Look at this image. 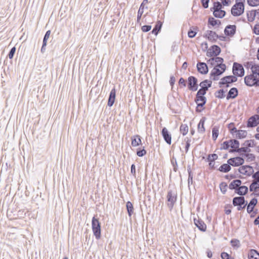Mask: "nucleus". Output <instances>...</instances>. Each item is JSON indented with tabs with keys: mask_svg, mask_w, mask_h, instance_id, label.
<instances>
[{
	"mask_svg": "<svg viewBox=\"0 0 259 259\" xmlns=\"http://www.w3.org/2000/svg\"><path fill=\"white\" fill-rule=\"evenodd\" d=\"M245 0H236L235 4L232 6L231 14L235 17L241 16L244 12Z\"/></svg>",
	"mask_w": 259,
	"mask_h": 259,
	"instance_id": "nucleus-1",
	"label": "nucleus"
},
{
	"mask_svg": "<svg viewBox=\"0 0 259 259\" xmlns=\"http://www.w3.org/2000/svg\"><path fill=\"white\" fill-rule=\"evenodd\" d=\"M92 228L94 235L97 240L101 237V226L99 219L94 217L92 220Z\"/></svg>",
	"mask_w": 259,
	"mask_h": 259,
	"instance_id": "nucleus-2",
	"label": "nucleus"
},
{
	"mask_svg": "<svg viewBox=\"0 0 259 259\" xmlns=\"http://www.w3.org/2000/svg\"><path fill=\"white\" fill-rule=\"evenodd\" d=\"M166 199L168 202L167 204V207H168L169 210L171 211L177 200V191L171 189H168L166 196Z\"/></svg>",
	"mask_w": 259,
	"mask_h": 259,
	"instance_id": "nucleus-3",
	"label": "nucleus"
},
{
	"mask_svg": "<svg viewBox=\"0 0 259 259\" xmlns=\"http://www.w3.org/2000/svg\"><path fill=\"white\" fill-rule=\"evenodd\" d=\"M194 101L197 104L196 108V112L197 113L201 112L204 109V106L206 103L207 99L205 96L200 95L198 93H196Z\"/></svg>",
	"mask_w": 259,
	"mask_h": 259,
	"instance_id": "nucleus-4",
	"label": "nucleus"
},
{
	"mask_svg": "<svg viewBox=\"0 0 259 259\" xmlns=\"http://www.w3.org/2000/svg\"><path fill=\"white\" fill-rule=\"evenodd\" d=\"M188 88L192 92L196 91L198 90V79L194 76H190L188 79Z\"/></svg>",
	"mask_w": 259,
	"mask_h": 259,
	"instance_id": "nucleus-5",
	"label": "nucleus"
},
{
	"mask_svg": "<svg viewBox=\"0 0 259 259\" xmlns=\"http://www.w3.org/2000/svg\"><path fill=\"white\" fill-rule=\"evenodd\" d=\"M232 72L234 75L239 77L243 76L245 73L243 65L237 62H234L233 63Z\"/></svg>",
	"mask_w": 259,
	"mask_h": 259,
	"instance_id": "nucleus-6",
	"label": "nucleus"
},
{
	"mask_svg": "<svg viewBox=\"0 0 259 259\" xmlns=\"http://www.w3.org/2000/svg\"><path fill=\"white\" fill-rule=\"evenodd\" d=\"M221 52V49L220 47L217 45H213L207 50L206 56L209 57H217L220 54Z\"/></svg>",
	"mask_w": 259,
	"mask_h": 259,
	"instance_id": "nucleus-7",
	"label": "nucleus"
},
{
	"mask_svg": "<svg viewBox=\"0 0 259 259\" xmlns=\"http://www.w3.org/2000/svg\"><path fill=\"white\" fill-rule=\"evenodd\" d=\"M225 71L221 70L217 67H213L209 74V78L213 81L218 80L220 76L223 74Z\"/></svg>",
	"mask_w": 259,
	"mask_h": 259,
	"instance_id": "nucleus-8",
	"label": "nucleus"
},
{
	"mask_svg": "<svg viewBox=\"0 0 259 259\" xmlns=\"http://www.w3.org/2000/svg\"><path fill=\"white\" fill-rule=\"evenodd\" d=\"M231 166H239L242 165L244 163V159L240 156H237L233 158H230L227 160Z\"/></svg>",
	"mask_w": 259,
	"mask_h": 259,
	"instance_id": "nucleus-9",
	"label": "nucleus"
},
{
	"mask_svg": "<svg viewBox=\"0 0 259 259\" xmlns=\"http://www.w3.org/2000/svg\"><path fill=\"white\" fill-rule=\"evenodd\" d=\"M239 172L244 175L250 176L254 172L252 166L250 165H242L238 168Z\"/></svg>",
	"mask_w": 259,
	"mask_h": 259,
	"instance_id": "nucleus-10",
	"label": "nucleus"
},
{
	"mask_svg": "<svg viewBox=\"0 0 259 259\" xmlns=\"http://www.w3.org/2000/svg\"><path fill=\"white\" fill-rule=\"evenodd\" d=\"M237 26L236 25H228L224 29L226 36L232 37L236 32Z\"/></svg>",
	"mask_w": 259,
	"mask_h": 259,
	"instance_id": "nucleus-11",
	"label": "nucleus"
},
{
	"mask_svg": "<svg viewBox=\"0 0 259 259\" xmlns=\"http://www.w3.org/2000/svg\"><path fill=\"white\" fill-rule=\"evenodd\" d=\"M259 124V115L255 114L251 116L247 120V126L254 127Z\"/></svg>",
	"mask_w": 259,
	"mask_h": 259,
	"instance_id": "nucleus-12",
	"label": "nucleus"
},
{
	"mask_svg": "<svg viewBox=\"0 0 259 259\" xmlns=\"http://www.w3.org/2000/svg\"><path fill=\"white\" fill-rule=\"evenodd\" d=\"M232 83H233V82H232L230 75H227L221 79L219 82V86L220 88H229Z\"/></svg>",
	"mask_w": 259,
	"mask_h": 259,
	"instance_id": "nucleus-13",
	"label": "nucleus"
},
{
	"mask_svg": "<svg viewBox=\"0 0 259 259\" xmlns=\"http://www.w3.org/2000/svg\"><path fill=\"white\" fill-rule=\"evenodd\" d=\"M194 223L196 227L201 231L205 232L206 230V225L204 222L200 219L198 217L194 218L193 219Z\"/></svg>",
	"mask_w": 259,
	"mask_h": 259,
	"instance_id": "nucleus-14",
	"label": "nucleus"
},
{
	"mask_svg": "<svg viewBox=\"0 0 259 259\" xmlns=\"http://www.w3.org/2000/svg\"><path fill=\"white\" fill-rule=\"evenodd\" d=\"M161 134L164 141L167 144L170 145L171 143V135L165 127L162 128Z\"/></svg>",
	"mask_w": 259,
	"mask_h": 259,
	"instance_id": "nucleus-15",
	"label": "nucleus"
},
{
	"mask_svg": "<svg viewBox=\"0 0 259 259\" xmlns=\"http://www.w3.org/2000/svg\"><path fill=\"white\" fill-rule=\"evenodd\" d=\"M197 71L201 74H206L208 72V68L206 63L198 62L197 64Z\"/></svg>",
	"mask_w": 259,
	"mask_h": 259,
	"instance_id": "nucleus-16",
	"label": "nucleus"
},
{
	"mask_svg": "<svg viewBox=\"0 0 259 259\" xmlns=\"http://www.w3.org/2000/svg\"><path fill=\"white\" fill-rule=\"evenodd\" d=\"M232 204L234 206H238L244 204H247V201L245 200L244 196H236L233 198Z\"/></svg>",
	"mask_w": 259,
	"mask_h": 259,
	"instance_id": "nucleus-17",
	"label": "nucleus"
},
{
	"mask_svg": "<svg viewBox=\"0 0 259 259\" xmlns=\"http://www.w3.org/2000/svg\"><path fill=\"white\" fill-rule=\"evenodd\" d=\"M148 3V0H143L142 3L140 5L139 9L138 10V15H137V23L138 24H139L140 25H141V23L140 22V20H141L142 15L144 13L145 5H146Z\"/></svg>",
	"mask_w": 259,
	"mask_h": 259,
	"instance_id": "nucleus-18",
	"label": "nucleus"
},
{
	"mask_svg": "<svg viewBox=\"0 0 259 259\" xmlns=\"http://www.w3.org/2000/svg\"><path fill=\"white\" fill-rule=\"evenodd\" d=\"M204 36L207 38L208 40L212 42H215L217 39L218 34L212 30H207Z\"/></svg>",
	"mask_w": 259,
	"mask_h": 259,
	"instance_id": "nucleus-19",
	"label": "nucleus"
},
{
	"mask_svg": "<svg viewBox=\"0 0 259 259\" xmlns=\"http://www.w3.org/2000/svg\"><path fill=\"white\" fill-rule=\"evenodd\" d=\"M230 147L231 149L229 150L230 153L238 152V149H239L240 143L239 141L236 139H231Z\"/></svg>",
	"mask_w": 259,
	"mask_h": 259,
	"instance_id": "nucleus-20",
	"label": "nucleus"
},
{
	"mask_svg": "<svg viewBox=\"0 0 259 259\" xmlns=\"http://www.w3.org/2000/svg\"><path fill=\"white\" fill-rule=\"evenodd\" d=\"M116 98V90L115 88H113L110 92L109 96L108 97L107 105L109 107L113 106L115 102Z\"/></svg>",
	"mask_w": 259,
	"mask_h": 259,
	"instance_id": "nucleus-21",
	"label": "nucleus"
},
{
	"mask_svg": "<svg viewBox=\"0 0 259 259\" xmlns=\"http://www.w3.org/2000/svg\"><path fill=\"white\" fill-rule=\"evenodd\" d=\"M242 181L239 179H236L232 181L229 184L228 187L230 190H234L235 193L238 190L239 187L241 185Z\"/></svg>",
	"mask_w": 259,
	"mask_h": 259,
	"instance_id": "nucleus-22",
	"label": "nucleus"
},
{
	"mask_svg": "<svg viewBox=\"0 0 259 259\" xmlns=\"http://www.w3.org/2000/svg\"><path fill=\"white\" fill-rule=\"evenodd\" d=\"M238 95V89L235 88V87H233V88H232L230 89V90L229 91L227 95V97H226V99L227 100H229L231 99H235L236 98Z\"/></svg>",
	"mask_w": 259,
	"mask_h": 259,
	"instance_id": "nucleus-23",
	"label": "nucleus"
},
{
	"mask_svg": "<svg viewBox=\"0 0 259 259\" xmlns=\"http://www.w3.org/2000/svg\"><path fill=\"white\" fill-rule=\"evenodd\" d=\"M257 203V199L256 198H252L249 203H247V212L248 213H251L253 212L254 207Z\"/></svg>",
	"mask_w": 259,
	"mask_h": 259,
	"instance_id": "nucleus-24",
	"label": "nucleus"
},
{
	"mask_svg": "<svg viewBox=\"0 0 259 259\" xmlns=\"http://www.w3.org/2000/svg\"><path fill=\"white\" fill-rule=\"evenodd\" d=\"M142 144L141 137L138 135L131 137V145L133 147H137Z\"/></svg>",
	"mask_w": 259,
	"mask_h": 259,
	"instance_id": "nucleus-25",
	"label": "nucleus"
},
{
	"mask_svg": "<svg viewBox=\"0 0 259 259\" xmlns=\"http://www.w3.org/2000/svg\"><path fill=\"white\" fill-rule=\"evenodd\" d=\"M254 75L252 74L246 75L244 77V83L248 87H253V81Z\"/></svg>",
	"mask_w": 259,
	"mask_h": 259,
	"instance_id": "nucleus-26",
	"label": "nucleus"
},
{
	"mask_svg": "<svg viewBox=\"0 0 259 259\" xmlns=\"http://www.w3.org/2000/svg\"><path fill=\"white\" fill-rule=\"evenodd\" d=\"M206 118L205 117H203L201 118V119L199 121V122L198 124L197 128H198V132L200 133H204L205 129L204 127V123L206 120Z\"/></svg>",
	"mask_w": 259,
	"mask_h": 259,
	"instance_id": "nucleus-27",
	"label": "nucleus"
},
{
	"mask_svg": "<svg viewBox=\"0 0 259 259\" xmlns=\"http://www.w3.org/2000/svg\"><path fill=\"white\" fill-rule=\"evenodd\" d=\"M248 188L247 186L240 185L236 192V194L239 196H243L248 193Z\"/></svg>",
	"mask_w": 259,
	"mask_h": 259,
	"instance_id": "nucleus-28",
	"label": "nucleus"
},
{
	"mask_svg": "<svg viewBox=\"0 0 259 259\" xmlns=\"http://www.w3.org/2000/svg\"><path fill=\"white\" fill-rule=\"evenodd\" d=\"M162 25V23L160 21H158L152 30L151 33L157 35L161 31Z\"/></svg>",
	"mask_w": 259,
	"mask_h": 259,
	"instance_id": "nucleus-29",
	"label": "nucleus"
},
{
	"mask_svg": "<svg viewBox=\"0 0 259 259\" xmlns=\"http://www.w3.org/2000/svg\"><path fill=\"white\" fill-rule=\"evenodd\" d=\"M126 209L128 215L130 218L134 213V208L133 203L128 201L126 203Z\"/></svg>",
	"mask_w": 259,
	"mask_h": 259,
	"instance_id": "nucleus-30",
	"label": "nucleus"
},
{
	"mask_svg": "<svg viewBox=\"0 0 259 259\" xmlns=\"http://www.w3.org/2000/svg\"><path fill=\"white\" fill-rule=\"evenodd\" d=\"M248 259H259V252L255 249H251L248 254Z\"/></svg>",
	"mask_w": 259,
	"mask_h": 259,
	"instance_id": "nucleus-31",
	"label": "nucleus"
},
{
	"mask_svg": "<svg viewBox=\"0 0 259 259\" xmlns=\"http://www.w3.org/2000/svg\"><path fill=\"white\" fill-rule=\"evenodd\" d=\"M231 169V165L227 162V163H224L221 165L218 169L220 172L227 173Z\"/></svg>",
	"mask_w": 259,
	"mask_h": 259,
	"instance_id": "nucleus-32",
	"label": "nucleus"
},
{
	"mask_svg": "<svg viewBox=\"0 0 259 259\" xmlns=\"http://www.w3.org/2000/svg\"><path fill=\"white\" fill-rule=\"evenodd\" d=\"M256 10H252L247 12L246 15L247 20L249 22H252L254 20L255 16L256 15Z\"/></svg>",
	"mask_w": 259,
	"mask_h": 259,
	"instance_id": "nucleus-33",
	"label": "nucleus"
},
{
	"mask_svg": "<svg viewBox=\"0 0 259 259\" xmlns=\"http://www.w3.org/2000/svg\"><path fill=\"white\" fill-rule=\"evenodd\" d=\"M211 11L213 12V15L214 17L217 18H223L226 14V11L223 10H213Z\"/></svg>",
	"mask_w": 259,
	"mask_h": 259,
	"instance_id": "nucleus-34",
	"label": "nucleus"
},
{
	"mask_svg": "<svg viewBox=\"0 0 259 259\" xmlns=\"http://www.w3.org/2000/svg\"><path fill=\"white\" fill-rule=\"evenodd\" d=\"M224 6H225L222 2L219 1L214 2L213 4V7L210 8V11L222 10Z\"/></svg>",
	"mask_w": 259,
	"mask_h": 259,
	"instance_id": "nucleus-35",
	"label": "nucleus"
},
{
	"mask_svg": "<svg viewBox=\"0 0 259 259\" xmlns=\"http://www.w3.org/2000/svg\"><path fill=\"white\" fill-rule=\"evenodd\" d=\"M221 24V22L219 20H217L212 17H209L208 19V25H210L212 26H214L217 25H220Z\"/></svg>",
	"mask_w": 259,
	"mask_h": 259,
	"instance_id": "nucleus-36",
	"label": "nucleus"
},
{
	"mask_svg": "<svg viewBox=\"0 0 259 259\" xmlns=\"http://www.w3.org/2000/svg\"><path fill=\"white\" fill-rule=\"evenodd\" d=\"M212 138L213 141H215L219 135V127L214 126L212 129Z\"/></svg>",
	"mask_w": 259,
	"mask_h": 259,
	"instance_id": "nucleus-37",
	"label": "nucleus"
},
{
	"mask_svg": "<svg viewBox=\"0 0 259 259\" xmlns=\"http://www.w3.org/2000/svg\"><path fill=\"white\" fill-rule=\"evenodd\" d=\"M259 189V181H253L249 186V191H254Z\"/></svg>",
	"mask_w": 259,
	"mask_h": 259,
	"instance_id": "nucleus-38",
	"label": "nucleus"
},
{
	"mask_svg": "<svg viewBox=\"0 0 259 259\" xmlns=\"http://www.w3.org/2000/svg\"><path fill=\"white\" fill-rule=\"evenodd\" d=\"M251 74L259 76V64L254 63L251 67Z\"/></svg>",
	"mask_w": 259,
	"mask_h": 259,
	"instance_id": "nucleus-39",
	"label": "nucleus"
},
{
	"mask_svg": "<svg viewBox=\"0 0 259 259\" xmlns=\"http://www.w3.org/2000/svg\"><path fill=\"white\" fill-rule=\"evenodd\" d=\"M247 136V132L244 130H238L237 133L236 134L235 138L239 139H241L245 138Z\"/></svg>",
	"mask_w": 259,
	"mask_h": 259,
	"instance_id": "nucleus-40",
	"label": "nucleus"
},
{
	"mask_svg": "<svg viewBox=\"0 0 259 259\" xmlns=\"http://www.w3.org/2000/svg\"><path fill=\"white\" fill-rule=\"evenodd\" d=\"M225 91L224 89H220L216 91L214 93V96L218 99H223L225 97Z\"/></svg>",
	"mask_w": 259,
	"mask_h": 259,
	"instance_id": "nucleus-41",
	"label": "nucleus"
},
{
	"mask_svg": "<svg viewBox=\"0 0 259 259\" xmlns=\"http://www.w3.org/2000/svg\"><path fill=\"white\" fill-rule=\"evenodd\" d=\"M136 154L139 157H143L147 154V151L144 147H140L137 149Z\"/></svg>",
	"mask_w": 259,
	"mask_h": 259,
	"instance_id": "nucleus-42",
	"label": "nucleus"
},
{
	"mask_svg": "<svg viewBox=\"0 0 259 259\" xmlns=\"http://www.w3.org/2000/svg\"><path fill=\"white\" fill-rule=\"evenodd\" d=\"M231 140L224 141L222 144L220 150H228L230 147Z\"/></svg>",
	"mask_w": 259,
	"mask_h": 259,
	"instance_id": "nucleus-43",
	"label": "nucleus"
},
{
	"mask_svg": "<svg viewBox=\"0 0 259 259\" xmlns=\"http://www.w3.org/2000/svg\"><path fill=\"white\" fill-rule=\"evenodd\" d=\"M197 27H193V29L191 28L188 32V35L189 38H194L197 32L195 30H197Z\"/></svg>",
	"mask_w": 259,
	"mask_h": 259,
	"instance_id": "nucleus-44",
	"label": "nucleus"
},
{
	"mask_svg": "<svg viewBox=\"0 0 259 259\" xmlns=\"http://www.w3.org/2000/svg\"><path fill=\"white\" fill-rule=\"evenodd\" d=\"M230 243L234 248H238L240 246V241L237 239H232Z\"/></svg>",
	"mask_w": 259,
	"mask_h": 259,
	"instance_id": "nucleus-45",
	"label": "nucleus"
},
{
	"mask_svg": "<svg viewBox=\"0 0 259 259\" xmlns=\"http://www.w3.org/2000/svg\"><path fill=\"white\" fill-rule=\"evenodd\" d=\"M228 185L227 183L223 182L220 184V188L221 192L225 194L227 190Z\"/></svg>",
	"mask_w": 259,
	"mask_h": 259,
	"instance_id": "nucleus-46",
	"label": "nucleus"
},
{
	"mask_svg": "<svg viewBox=\"0 0 259 259\" xmlns=\"http://www.w3.org/2000/svg\"><path fill=\"white\" fill-rule=\"evenodd\" d=\"M188 126L186 124H182L180 126V132L183 136L186 135L188 132Z\"/></svg>",
	"mask_w": 259,
	"mask_h": 259,
	"instance_id": "nucleus-47",
	"label": "nucleus"
},
{
	"mask_svg": "<svg viewBox=\"0 0 259 259\" xmlns=\"http://www.w3.org/2000/svg\"><path fill=\"white\" fill-rule=\"evenodd\" d=\"M238 153H240L241 154H242V153H243V154L248 153L251 151L250 149L248 148L247 146L239 148V149H238Z\"/></svg>",
	"mask_w": 259,
	"mask_h": 259,
	"instance_id": "nucleus-48",
	"label": "nucleus"
},
{
	"mask_svg": "<svg viewBox=\"0 0 259 259\" xmlns=\"http://www.w3.org/2000/svg\"><path fill=\"white\" fill-rule=\"evenodd\" d=\"M171 163L173 166V170L176 172L178 170V163L177 159L174 156L171 159Z\"/></svg>",
	"mask_w": 259,
	"mask_h": 259,
	"instance_id": "nucleus-49",
	"label": "nucleus"
},
{
	"mask_svg": "<svg viewBox=\"0 0 259 259\" xmlns=\"http://www.w3.org/2000/svg\"><path fill=\"white\" fill-rule=\"evenodd\" d=\"M254 143V141L253 140H249L245 141L243 145L249 148V147H253L255 146Z\"/></svg>",
	"mask_w": 259,
	"mask_h": 259,
	"instance_id": "nucleus-50",
	"label": "nucleus"
},
{
	"mask_svg": "<svg viewBox=\"0 0 259 259\" xmlns=\"http://www.w3.org/2000/svg\"><path fill=\"white\" fill-rule=\"evenodd\" d=\"M247 4L251 7H256L259 5V0H247Z\"/></svg>",
	"mask_w": 259,
	"mask_h": 259,
	"instance_id": "nucleus-51",
	"label": "nucleus"
},
{
	"mask_svg": "<svg viewBox=\"0 0 259 259\" xmlns=\"http://www.w3.org/2000/svg\"><path fill=\"white\" fill-rule=\"evenodd\" d=\"M244 156H245L247 158V161H252L255 160V155L251 153H246L243 154Z\"/></svg>",
	"mask_w": 259,
	"mask_h": 259,
	"instance_id": "nucleus-52",
	"label": "nucleus"
},
{
	"mask_svg": "<svg viewBox=\"0 0 259 259\" xmlns=\"http://www.w3.org/2000/svg\"><path fill=\"white\" fill-rule=\"evenodd\" d=\"M185 141L186 142L185 150V152L187 153L188 152L191 145V139L188 137H186L185 138Z\"/></svg>",
	"mask_w": 259,
	"mask_h": 259,
	"instance_id": "nucleus-53",
	"label": "nucleus"
},
{
	"mask_svg": "<svg viewBox=\"0 0 259 259\" xmlns=\"http://www.w3.org/2000/svg\"><path fill=\"white\" fill-rule=\"evenodd\" d=\"M221 257L222 259H234V258L232 257L230 254L224 251L221 253Z\"/></svg>",
	"mask_w": 259,
	"mask_h": 259,
	"instance_id": "nucleus-54",
	"label": "nucleus"
},
{
	"mask_svg": "<svg viewBox=\"0 0 259 259\" xmlns=\"http://www.w3.org/2000/svg\"><path fill=\"white\" fill-rule=\"evenodd\" d=\"M214 67H217L221 70L226 71V65L223 63L220 62V63L217 64Z\"/></svg>",
	"mask_w": 259,
	"mask_h": 259,
	"instance_id": "nucleus-55",
	"label": "nucleus"
},
{
	"mask_svg": "<svg viewBox=\"0 0 259 259\" xmlns=\"http://www.w3.org/2000/svg\"><path fill=\"white\" fill-rule=\"evenodd\" d=\"M180 88L186 87L187 83L186 80L183 77H181L178 81Z\"/></svg>",
	"mask_w": 259,
	"mask_h": 259,
	"instance_id": "nucleus-56",
	"label": "nucleus"
},
{
	"mask_svg": "<svg viewBox=\"0 0 259 259\" xmlns=\"http://www.w3.org/2000/svg\"><path fill=\"white\" fill-rule=\"evenodd\" d=\"M15 52H16L15 47H14L12 48H11V49L10 50V51L8 55V57L9 58V59H12L13 58L14 54L15 53Z\"/></svg>",
	"mask_w": 259,
	"mask_h": 259,
	"instance_id": "nucleus-57",
	"label": "nucleus"
},
{
	"mask_svg": "<svg viewBox=\"0 0 259 259\" xmlns=\"http://www.w3.org/2000/svg\"><path fill=\"white\" fill-rule=\"evenodd\" d=\"M152 28L150 25H145L141 27V30L144 32H147L149 31Z\"/></svg>",
	"mask_w": 259,
	"mask_h": 259,
	"instance_id": "nucleus-58",
	"label": "nucleus"
},
{
	"mask_svg": "<svg viewBox=\"0 0 259 259\" xmlns=\"http://www.w3.org/2000/svg\"><path fill=\"white\" fill-rule=\"evenodd\" d=\"M210 0H201V4L202 7L204 9H207L208 8V4Z\"/></svg>",
	"mask_w": 259,
	"mask_h": 259,
	"instance_id": "nucleus-59",
	"label": "nucleus"
},
{
	"mask_svg": "<svg viewBox=\"0 0 259 259\" xmlns=\"http://www.w3.org/2000/svg\"><path fill=\"white\" fill-rule=\"evenodd\" d=\"M207 81H206L205 80H203L202 81H201L200 83H199V85L200 87V89H202L203 90H205L206 91H208V89L207 87V85H206V83H207L206 82Z\"/></svg>",
	"mask_w": 259,
	"mask_h": 259,
	"instance_id": "nucleus-60",
	"label": "nucleus"
},
{
	"mask_svg": "<svg viewBox=\"0 0 259 259\" xmlns=\"http://www.w3.org/2000/svg\"><path fill=\"white\" fill-rule=\"evenodd\" d=\"M254 63L252 61H247V62H244L243 64V65L247 69H249V68L251 69V67L253 66V64Z\"/></svg>",
	"mask_w": 259,
	"mask_h": 259,
	"instance_id": "nucleus-61",
	"label": "nucleus"
},
{
	"mask_svg": "<svg viewBox=\"0 0 259 259\" xmlns=\"http://www.w3.org/2000/svg\"><path fill=\"white\" fill-rule=\"evenodd\" d=\"M131 172L135 178H136V166L134 164H132L131 167Z\"/></svg>",
	"mask_w": 259,
	"mask_h": 259,
	"instance_id": "nucleus-62",
	"label": "nucleus"
},
{
	"mask_svg": "<svg viewBox=\"0 0 259 259\" xmlns=\"http://www.w3.org/2000/svg\"><path fill=\"white\" fill-rule=\"evenodd\" d=\"M253 32L256 34L259 35V23L256 24L252 29Z\"/></svg>",
	"mask_w": 259,
	"mask_h": 259,
	"instance_id": "nucleus-63",
	"label": "nucleus"
},
{
	"mask_svg": "<svg viewBox=\"0 0 259 259\" xmlns=\"http://www.w3.org/2000/svg\"><path fill=\"white\" fill-rule=\"evenodd\" d=\"M258 75H254L253 81V87H259V77H257Z\"/></svg>",
	"mask_w": 259,
	"mask_h": 259,
	"instance_id": "nucleus-64",
	"label": "nucleus"
}]
</instances>
